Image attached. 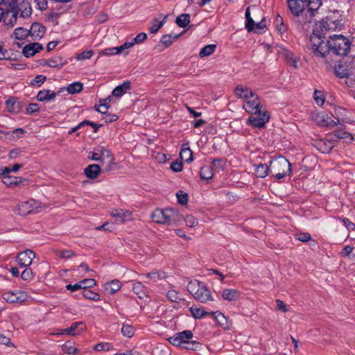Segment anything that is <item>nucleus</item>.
<instances>
[{
  "label": "nucleus",
  "instance_id": "f257e3e1",
  "mask_svg": "<svg viewBox=\"0 0 355 355\" xmlns=\"http://www.w3.org/2000/svg\"><path fill=\"white\" fill-rule=\"evenodd\" d=\"M342 26L340 20H334L331 17H327L315 24L308 44V49L314 57L324 58L327 55L328 46L324 39L327 33L340 30Z\"/></svg>",
  "mask_w": 355,
  "mask_h": 355
},
{
  "label": "nucleus",
  "instance_id": "f03ea898",
  "mask_svg": "<svg viewBox=\"0 0 355 355\" xmlns=\"http://www.w3.org/2000/svg\"><path fill=\"white\" fill-rule=\"evenodd\" d=\"M288 7L293 16L302 19H298L300 24L311 23L313 17L318 9L322 5V0H286Z\"/></svg>",
  "mask_w": 355,
  "mask_h": 355
},
{
  "label": "nucleus",
  "instance_id": "7ed1b4c3",
  "mask_svg": "<svg viewBox=\"0 0 355 355\" xmlns=\"http://www.w3.org/2000/svg\"><path fill=\"white\" fill-rule=\"evenodd\" d=\"M153 220L165 225H178L182 219L178 210L172 208L157 209L151 214Z\"/></svg>",
  "mask_w": 355,
  "mask_h": 355
},
{
  "label": "nucleus",
  "instance_id": "20e7f679",
  "mask_svg": "<svg viewBox=\"0 0 355 355\" xmlns=\"http://www.w3.org/2000/svg\"><path fill=\"white\" fill-rule=\"evenodd\" d=\"M291 172V164L282 156L273 158L270 162V173L277 180L290 175Z\"/></svg>",
  "mask_w": 355,
  "mask_h": 355
},
{
  "label": "nucleus",
  "instance_id": "39448f33",
  "mask_svg": "<svg viewBox=\"0 0 355 355\" xmlns=\"http://www.w3.org/2000/svg\"><path fill=\"white\" fill-rule=\"evenodd\" d=\"M326 44L328 46V53L331 50L338 55H345L351 45L349 40L342 35H329Z\"/></svg>",
  "mask_w": 355,
  "mask_h": 355
},
{
  "label": "nucleus",
  "instance_id": "423d86ee",
  "mask_svg": "<svg viewBox=\"0 0 355 355\" xmlns=\"http://www.w3.org/2000/svg\"><path fill=\"white\" fill-rule=\"evenodd\" d=\"M187 291L196 300L202 303L214 300L211 291L203 283L196 279L192 280L188 284Z\"/></svg>",
  "mask_w": 355,
  "mask_h": 355
},
{
  "label": "nucleus",
  "instance_id": "0eeeda50",
  "mask_svg": "<svg viewBox=\"0 0 355 355\" xmlns=\"http://www.w3.org/2000/svg\"><path fill=\"white\" fill-rule=\"evenodd\" d=\"M251 114L248 119L247 123L254 128H263L270 119V115L265 110H260L257 113Z\"/></svg>",
  "mask_w": 355,
  "mask_h": 355
},
{
  "label": "nucleus",
  "instance_id": "6e6552de",
  "mask_svg": "<svg viewBox=\"0 0 355 355\" xmlns=\"http://www.w3.org/2000/svg\"><path fill=\"white\" fill-rule=\"evenodd\" d=\"M193 338V334L191 330H184L175 333L168 338V342L173 346L182 348V346L189 340Z\"/></svg>",
  "mask_w": 355,
  "mask_h": 355
},
{
  "label": "nucleus",
  "instance_id": "1a4fd4ad",
  "mask_svg": "<svg viewBox=\"0 0 355 355\" xmlns=\"http://www.w3.org/2000/svg\"><path fill=\"white\" fill-rule=\"evenodd\" d=\"M3 298L9 303H21L28 298V293L23 291H8L3 294Z\"/></svg>",
  "mask_w": 355,
  "mask_h": 355
},
{
  "label": "nucleus",
  "instance_id": "9d476101",
  "mask_svg": "<svg viewBox=\"0 0 355 355\" xmlns=\"http://www.w3.org/2000/svg\"><path fill=\"white\" fill-rule=\"evenodd\" d=\"M35 257V252L31 250H26L18 254L17 261L21 267H28L31 265Z\"/></svg>",
  "mask_w": 355,
  "mask_h": 355
},
{
  "label": "nucleus",
  "instance_id": "9b49d317",
  "mask_svg": "<svg viewBox=\"0 0 355 355\" xmlns=\"http://www.w3.org/2000/svg\"><path fill=\"white\" fill-rule=\"evenodd\" d=\"M85 330L86 325L83 322H73L69 327L62 329L61 334L75 336L80 334Z\"/></svg>",
  "mask_w": 355,
  "mask_h": 355
},
{
  "label": "nucleus",
  "instance_id": "f8f14e48",
  "mask_svg": "<svg viewBox=\"0 0 355 355\" xmlns=\"http://www.w3.org/2000/svg\"><path fill=\"white\" fill-rule=\"evenodd\" d=\"M35 205V201L31 199L19 203L15 208V213L18 215L25 216L31 213Z\"/></svg>",
  "mask_w": 355,
  "mask_h": 355
},
{
  "label": "nucleus",
  "instance_id": "ddd939ff",
  "mask_svg": "<svg viewBox=\"0 0 355 355\" xmlns=\"http://www.w3.org/2000/svg\"><path fill=\"white\" fill-rule=\"evenodd\" d=\"M110 215L114 218L116 222L118 223H125L132 220V213L125 209H113Z\"/></svg>",
  "mask_w": 355,
  "mask_h": 355
},
{
  "label": "nucleus",
  "instance_id": "4468645a",
  "mask_svg": "<svg viewBox=\"0 0 355 355\" xmlns=\"http://www.w3.org/2000/svg\"><path fill=\"white\" fill-rule=\"evenodd\" d=\"M28 31L31 40L36 41L43 37L45 34L46 28L42 24L35 22L32 24Z\"/></svg>",
  "mask_w": 355,
  "mask_h": 355
},
{
  "label": "nucleus",
  "instance_id": "2eb2a0df",
  "mask_svg": "<svg viewBox=\"0 0 355 355\" xmlns=\"http://www.w3.org/2000/svg\"><path fill=\"white\" fill-rule=\"evenodd\" d=\"M101 163L103 167V170L106 172L114 169L116 164L112 153L109 149L105 150L104 154H103V159Z\"/></svg>",
  "mask_w": 355,
  "mask_h": 355
},
{
  "label": "nucleus",
  "instance_id": "dca6fc26",
  "mask_svg": "<svg viewBox=\"0 0 355 355\" xmlns=\"http://www.w3.org/2000/svg\"><path fill=\"white\" fill-rule=\"evenodd\" d=\"M15 12L17 15L20 14V17L27 18L32 14V8L28 0H20L15 8Z\"/></svg>",
  "mask_w": 355,
  "mask_h": 355
},
{
  "label": "nucleus",
  "instance_id": "f3484780",
  "mask_svg": "<svg viewBox=\"0 0 355 355\" xmlns=\"http://www.w3.org/2000/svg\"><path fill=\"white\" fill-rule=\"evenodd\" d=\"M243 108L250 114H255L260 110H262V105L258 95L257 94L252 101L243 103Z\"/></svg>",
  "mask_w": 355,
  "mask_h": 355
},
{
  "label": "nucleus",
  "instance_id": "a211bd4d",
  "mask_svg": "<svg viewBox=\"0 0 355 355\" xmlns=\"http://www.w3.org/2000/svg\"><path fill=\"white\" fill-rule=\"evenodd\" d=\"M1 21L7 28L14 27L17 21V12H15V10H8L6 11L3 10Z\"/></svg>",
  "mask_w": 355,
  "mask_h": 355
},
{
  "label": "nucleus",
  "instance_id": "6ab92c4d",
  "mask_svg": "<svg viewBox=\"0 0 355 355\" xmlns=\"http://www.w3.org/2000/svg\"><path fill=\"white\" fill-rule=\"evenodd\" d=\"M6 107L8 112L12 114H19L22 108L21 102L15 97H10L5 102Z\"/></svg>",
  "mask_w": 355,
  "mask_h": 355
},
{
  "label": "nucleus",
  "instance_id": "aec40b11",
  "mask_svg": "<svg viewBox=\"0 0 355 355\" xmlns=\"http://www.w3.org/2000/svg\"><path fill=\"white\" fill-rule=\"evenodd\" d=\"M42 49L43 46L41 44L37 42H33L26 45L24 47L22 53L26 58H30Z\"/></svg>",
  "mask_w": 355,
  "mask_h": 355
},
{
  "label": "nucleus",
  "instance_id": "412c9836",
  "mask_svg": "<svg viewBox=\"0 0 355 355\" xmlns=\"http://www.w3.org/2000/svg\"><path fill=\"white\" fill-rule=\"evenodd\" d=\"M11 37L15 40L23 42L24 44V41L27 40L28 38L30 37L29 31L24 27L16 28L14 30Z\"/></svg>",
  "mask_w": 355,
  "mask_h": 355
},
{
  "label": "nucleus",
  "instance_id": "4be33fe9",
  "mask_svg": "<svg viewBox=\"0 0 355 355\" xmlns=\"http://www.w3.org/2000/svg\"><path fill=\"white\" fill-rule=\"evenodd\" d=\"M240 296L241 293L236 289L225 288L222 291V297L227 301H237L240 298Z\"/></svg>",
  "mask_w": 355,
  "mask_h": 355
},
{
  "label": "nucleus",
  "instance_id": "5701e85b",
  "mask_svg": "<svg viewBox=\"0 0 355 355\" xmlns=\"http://www.w3.org/2000/svg\"><path fill=\"white\" fill-rule=\"evenodd\" d=\"M101 169L98 164H90L87 166L84 170V174L89 179H96L101 173Z\"/></svg>",
  "mask_w": 355,
  "mask_h": 355
},
{
  "label": "nucleus",
  "instance_id": "b1692460",
  "mask_svg": "<svg viewBox=\"0 0 355 355\" xmlns=\"http://www.w3.org/2000/svg\"><path fill=\"white\" fill-rule=\"evenodd\" d=\"M131 88V83L129 80L124 81L122 84L116 86L112 92V96L121 97Z\"/></svg>",
  "mask_w": 355,
  "mask_h": 355
},
{
  "label": "nucleus",
  "instance_id": "393cba45",
  "mask_svg": "<svg viewBox=\"0 0 355 355\" xmlns=\"http://www.w3.org/2000/svg\"><path fill=\"white\" fill-rule=\"evenodd\" d=\"M56 96L57 93L53 91H51L49 89H43L38 92L37 95V99L41 102H49L54 100Z\"/></svg>",
  "mask_w": 355,
  "mask_h": 355
},
{
  "label": "nucleus",
  "instance_id": "a878e982",
  "mask_svg": "<svg viewBox=\"0 0 355 355\" xmlns=\"http://www.w3.org/2000/svg\"><path fill=\"white\" fill-rule=\"evenodd\" d=\"M103 288L108 294L113 295L121 289V283L118 279H113L105 283Z\"/></svg>",
  "mask_w": 355,
  "mask_h": 355
},
{
  "label": "nucleus",
  "instance_id": "bb28decb",
  "mask_svg": "<svg viewBox=\"0 0 355 355\" xmlns=\"http://www.w3.org/2000/svg\"><path fill=\"white\" fill-rule=\"evenodd\" d=\"M252 92L253 91L250 87L243 85H236L234 90L235 96L241 100L248 97V95L251 94Z\"/></svg>",
  "mask_w": 355,
  "mask_h": 355
},
{
  "label": "nucleus",
  "instance_id": "cd10ccee",
  "mask_svg": "<svg viewBox=\"0 0 355 355\" xmlns=\"http://www.w3.org/2000/svg\"><path fill=\"white\" fill-rule=\"evenodd\" d=\"M334 72L336 76L340 78H348L352 74L350 69H348L343 62H340L335 66Z\"/></svg>",
  "mask_w": 355,
  "mask_h": 355
},
{
  "label": "nucleus",
  "instance_id": "c85d7f7f",
  "mask_svg": "<svg viewBox=\"0 0 355 355\" xmlns=\"http://www.w3.org/2000/svg\"><path fill=\"white\" fill-rule=\"evenodd\" d=\"M19 1L20 0H0V22L1 21L3 15L4 8L2 6H5L10 10H15Z\"/></svg>",
  "mask_w": 355,
  "mask_h": 355
},
{
  "label": "nucleus",
  "instance_id": "c756f323",
  "mask_svg": "<svg viewBox=\"0 0 355 355\" xmlns=\"http://www.w3.org/2000/svg\"><path fill=\"white\" fill-rule=\"evenodd\" d=\"M319 121H318V123L322 126H326L329 128H332L337 125V124L339 123V120L336 119V121H334L330 118L328 117L327 114H322L319 116Z\"/></svg>",
  "mask_w": 355,
  "mask_h": 355
},
{
  "label": "nucleus",
  "instance_id": "7c9ffc66",
  "mask_svg": "<svg viewBox=\"0 0 355 355\" xmlns=\"http://www.w3.org/2000/svg\"><path fill=\"white\" fill-rule=\"evenodd\" d=\"M254 173L258 178H264L270 173V166H268L266 164L254 165Z\"/></svg>",
  "mask_w": 355,
  "mask_h": 355
},
{
  "label": "nucleus",
  "instance_id": "2f4dec72",
  "mask_svg": "<svg viewBox=\"0 0 355 355\" xmlns=\"http://www.w3.org/2000/svg\"><path fill=\"white\" fill-rule=\"evenodd\" d=\"M107 150V148L103 146L98 147L94 151H90L89 153L88 158L91 160L101 162L103 159V154H104V152Z\"/></svg>",
  "mask_w": 355,
  "mask_h": 355
},
{
  "label": "nucleus",
  "instance_id": "473e14b6",
  "mask_svg": "<svg viewBox=\"0 0 355 355\" xmlns=\"http://www.w3.org/2000/svg\"><path fill=\"white\" fill-rule=\"evenodd\" d=\"M166 19L167 15H164L162 20H159L157 18L153 19L149 28L150 32L153 34L156 33L165 24Z\"/></svg>",
  "mask_w": 355,
  "mask_h": 355
},
{
  "label": "nucleus",
  "instance_id": "72a5a7b5",
  "mask_svg": "<svg viewBox=\"0 0 355 355\" xmlns=\"http://www.w3.org/2000/svg\"><path fill=\"white\" fill-rule=\"evenodd\" d=\"M132 291L139 299H142L147 295L146 288L139 282L133 284Z\"/></svg>",
  "mask_w": 355,
  "mask_h": 355
},
{
  "label": "nucleus",
  "instance_id": "f704fd0d",
  "mask_svg": "<svg viewBox=\"0 0 355 355\" xmlns=\"http://www.w3.org/2000/svg\"><path fill=\"white\" fill-rule=\"evenodd\" d=\"M45 65L51 68H61L64 62L60 56H55L45 61Z\"/></svg>",
  "mask_w": 355,
  "mask_h": 355
},
{
  "label": "nucleus",
  "instance_id": "c9c22d12",
  "mask_svg": "<svg viewBox=\"0 0 355 355\" xmlns=\"http://www.w3.org/2000/svg\"><path fill=\"white\" fill-rule=\"evenodd\" d=\"M180 157L185 162L190 163L193 160V152L189 147H184L181 149Z\"/></svg>",
  "mask_w": 355,
  "mask_h": 355
},
{
  "label": "nucleus",
  "instance_id": "e433bc0d",
  "mask_svg": "<svg viewBox=\"0 0 355 355\" xmlns=\"http://www.w3.org/2000/svg\"><path fill=\"white\" fill-rule=\"evenodd\" d=\"M210 315L214 317L217 322L225 328L227 327V321L226 317L220 311H211Z\"/></svg>",
  "mask_w": 355,
  "mask_h": 355
},
{
  "label": "nucleus",
  "instance_id": "4c0bfd02",
  "mask_svg": "<svg viewBox=\"0 0 355 355\" xmlns=\"http://www.w3.org/2000/svg\"><path fill=\"white\" fill-rule=\"evenodd\" d=\"M110 101L111 99L110 97L107 98L100 100L98 105L95 106L96 111L101 114H106V111L110 107L109 103H110Z\"/></svg>",
  "mask_w": 355,
  "mask_h": 355
},
{
  "label": "nucleus",
  "instance_id": "58836bf2",
  "mask_svg": "<svg viewBox=\"0 0 355 355\" xmlns=\"http://www.w3.org/2000/svg\"><path fill=\"white\" fill-rule=\"evenodd\" d=\"M20 178L9 175V174H5L2 179L3 183L8 187H10L12 185H17L20 182Z\"/></svg>",
  "mask_w": 355,
  "mask_h": 355
},
{
  "label": "nucleus",
  "instance_id": "ea45409f",
  "mask_svg": "<svg viewBox=\"0 0 355 355\" xmlns=\"http://www.w3.org/2000/svg\"><path fill=\"white\" fill-rule=\"evenodd\" d=\"M83 85L80 82H73L69 84L66 90L69 94H73L80 92L83 90Z\"/></svg>",
  "mask_w": 355,
  "mask_h": 355
},
{
  "label": "nucleus",
  "instance_id": "a19ab883",
  "mask_svg": "<svg viewBox=\"0 0 355 355\" xmlns=\"http://www.w3.org/2000/svg\"><path fill=\"white\" fill-rule=\"evenodd\" d=\"M216 49V44H207L201 49V50L199 52V56L200 58L209 56L214 53Z\"/></svg>",
  "mask_w": 355,
  "mask_h": 355
},
{
  "label": "nucleus",
  "instance_id": "79ce46f5",
  "mask_svg": "<svg viewBox=\"0 0 355 355\" xmlns=\"http://www.w3.org/2000/svg\"><path fill=\"white\" fill-rule=\"evenodd\" d=\"M189 310L191 315L196 319H200L205 315H210V312L206 311L201 308L191 307Z\"/></svg>",
  "mask_w": 355,
  "mask_h": 355
},
{
  "label": "nucleus",
  "instance_id": "37998d69",
  "mask_svg": "<svg viewBox=\"0 0 355 355\" xmlns=\"http://www.w3.org/2000/svg\"><path fill=\"white\" fill-rule=\"evenodd\" d=\"M212 168L210 166H202L200 169V175L203 180H209L213 177Z\"/></svg>",
  "mask_w": 355,
  "mask_h": 355
},
{
  "label": "nucleus",
  "instance_id": "c03bdc74",
  "mask_svg": "<svg viewBox=\"0 0 355 355\" xmlns=\"http://www.w3.org/2000/svg\"><path fill=\"white\" fill-rule=\"evenodd\" d=\"M176 24L181 28H185L190 22L189 14H182L176 18Z\"/></svg>",
  "mask_w": 355,
  "mask_h": 355
},
{
  "label": "nucleus",
  "instance_id": "a18cd8bd",
  "mask_svg": "<svg viewBox=\"0 0 355 355\" xmlns=\"http://www.w3.org/2000/svg\"><path fill=\"white\" fill-rule=\"evenodd\" d=\"M201 347V344L196 340H193L192 339L189 340L183 346L182 349H185L187 350L196 351L200 349Z\"/></svg>",
  "mask_w": 355,
  "mask_h": 355
},
{
  "label": "nucleus",
  "instance_id": "49530a36",
  "mask_svg": "<svg viewBox=\"0 0 355 355\" xmlns=\"http://www.w3.org/2000/svg\"><path fill=\"white\" fill-rule=\"evenodd\" d=\"M62 351L68 354H74L78 351L75 343L67 341L62 347Z\"/></svg>",
  "mask_w": 355,
  "mask_h": 355
},
{
  "label": "nucleus",
  "instance_id": "de8ad7c7",
  "mask_svg": "<svg viewBox=\"0 0 355 355\" xmlns=\"http://www.w3.org/2000/svg\"><path fill=\"white\" fill-rule=\"evenodd\" d=\"M286 58L288 64L290 66H292L295 69L298 67L299 58L297 56H295L292 52H287L286 53Z\"/></svg>",
  "mask_w": 355,
  "mask_h": 355
},
{
  "label": "nucleus",
  "instance_id": "09e8293b",
  "mask_svg": "<svg viewBox=\"0 0 355 355\" xmlns=\"http://www.w3.org/2000/svg\"><path fill=\"white\" fill-rule=\"evenodd\" d=\"M166 296L168 299L173 302H179L183 300L179 293L175 290L168 291Z\"/></svg>",
  "mask_w": 355,
  "mask_h": 355
},
{
  "label": "nucleus",
  "instance_id": "8fccbe9b",
  "mask_svg": "<svg viewBox=\"0 0 355 355\" xmlns=\"http://www.w3.org/2000/svg\"><path fill=\"white\" fill-rule=\"evenodd\" d=\"M122 334L128 338H131L135 334V328L130 324H123L121 328Z\"/></svg>",
  "mask_w": 355,
  "mask_h": 355
},
{
  "label": "nucleus",
  "instance_id": "3c124183",
  "mask_svg": "<svg viewBox=\"0 0 355 355\" xmlns=\"http://www.w3.org/2000/svg\"><path fill=\"white\" fill-rule=\"evenodd\" d=\"M83 295L84 297L92 300L95 302H98L100 300V295L98 293L93 292L90 290H85L83 293Z\"/></svg>",
  "mask_w": 355,
  "mask_h": 355
},
{
  "label": "nucleus",
  "instance_id": "603ef678",
  "mask_svg": "<svg viewBox=\"0 0 355 355\" xmlns=\"http://www.w3.org/2000/svg\"><path fill=\"white\" fill-rule=\"evenodd\" d=\"M178 35H175L173 37L169 35H164L162 37L160 40V43L164 44L165 47H168L171 46L175 39H177Z\"/></svg>",
  "mask_w": 355,
  "mask_h": 355
},
{
  "label": "nucleus",
  "instance_id": "864d4df0",
  "mask_svg": "<svg viewBox=\"0 0 355 355\" xmlns=\"http://www.w3.org/2000/svg\"><path fill=\"white\" fill-rule=\"evenodd\" d=\"M26 268L21 272V277L23 280L29 282L34 277V273L31 268L26 267Z\"/></svg>",
  "mask_w": 355,
  "mask_h": 355
},
{
  "label": "nucleus",
  "instance_id": "5fc2aeb1",
  "mask_svg": "<svg viewBox=\"0 0 355 355\" xmlns=\"http://www.w3.org/2000/svg\"><path fill=\"white\" fill-rule=\"evenodd\" d=\"M147 39V35L146 33H140L133 38L130 43L132 44V47L136 44H140L144 42Z\"/></svg>",
  "mask_w": 355,
  "mask_h": 355
},
{
  "label": "nucleus",
  "instance_id": "6e6d98bb",
  "mask_svg": "<svg viewBox=\"0 0 355 355\" xmlns=\"http://www.w3.org/2000/svg\"><path fill=\"white\" fill-rule=\"evenodd\" d=\"M245 28L248 31L251 32L252 25L253 24V19L250 16V8H248L245 13Z\"/></svg>",
  "mask_w": 355,
  "mask_h": 355
},
{
  "label": "nucleus",
  "instance_id": "4d7b16f0",
  "mask_svg": "<svg viewBox=\"0 0 355 355\" xmlns=\"http://www.w3.org/2000/svg\"><path fill=\"white\" fill-rule=\"evenodd\" d=\"M46 80V77L44 75H37L31 82V85L33 86L40 87Z\"/></svg>",
  "mask_w": 355,
  "mask_h": 355
},
{
  "label": "nucleus",
  "instance_id": "13d9d810",
  "mask_svg": "<svg viewBox=\"0 0 355 355\" xmlns=\"http://www.w3.org/2000/svg\"><path fill=\"white\" fill-rule=\"evenodd\" d=\"M93 55H94L93 51H91V50L85 51H83V52L78 53L76 55V58L78 60H85L90 59Z\"/></svg>",
  "mask_w": 355,
  "mask_h": 355
},
{
  "label": "nucleus",
  "instance_id": "bf43d9fd",
  "mask_svg": "<svg viewBox=\"0 0 355 355\" xmlns=\"http://www.w3.org/2000/svg\"><path fill=\"white\" fill-rule=\"evenodd\" d=\"M176 196L178 198V202L181 205H186L188 202V194L183 192L182 191H179L176 193Z\"/></svg>",
  "mask_w": 355,
  "mask_h": 355
},
{
  "label": "nucleus",
  "instance_id": "052dcab7",
  "mask_svg": "<svg viewBox=\"0 0 355 355\" xmlns=\"http://www.w3.org/2000/svg\"><path fill=\"white\" fill-rule=\"evenodd\" d=\"M265 27H266V23H265V19H263L259 22H255L253 20V24L252 25V30H251V31H254L256 33H258V32H259V31L263 29Z\"/></svg>",
  "mask_w": 355,
  "mask_h": 355
},
{
  "label": "nucleus",
  "instance_id": "680f3d73",
  "mask_svg": "<svg viewBox=\"0 0 355 355\" xmlns=\"http://www.w3.org/2000/svg\"><path fill=\"white\" fill-rule=\"evenodd\" d=\"M343 63L348 69H350V71L352 73L353 71L355 70V55L352 57L346 58Z\"/></svg>",
  "mask_w": 355,
  "mask_h": 355
},
{
  "label": "nucleus",
  "instance_id": "e2e57ef3",
  "mask_svg": "<svg viewBox=\"0 0 355 355\" xmlns=\"http://www.w3.org/2000/svg\"><path fill=\"white\" fill-rule=\"evenodd\" d=\"M185 223L189 227H193L198 225V220L192 215H187L185 218Z\"/></svg>",
  "mask_w": 355,
  "mask_h": 355
},
{
  "label": "nucleus",
  "instance_id": "0e129e2a",
  "mask_svg": "<svg viewBox=\"0 0 355 355\" xmlns=\"http://www.w3.org/2000/svg\"><path fill=\"white\" fill-rule=\"evenodd\" d=\"M79 283L81 284V289H85L94 286L96 284V281L94 279H85Z\"/></svg>",
  "mask_w": 355,
  "mask_h": 355
},
{
  "label": "nucleus",
  "instance_id": "69168bd1",
  "mask_svg": "<svg viewBox=\"0 0 355 355\" xmlns=\"http://www.w3.org/2000/svg\"><path fill=\"white\" fill-rule=\"evenodd\" d=\"M314 100L318 105H322L324 102V96L322 92L315 90L314 92Z\"/></svg>",
  "mask_w": 355,
  "mask_h": 355
},
{
  "label": "nucleus",
  "instance_id": "338daca9",
  "mask_svg": "<svg viewBox=\"0 0 355 355\" xmlns=\"http://www.w3.org/2000/svg\"><path fill=\"white\" fill-rule=\"evenodd\" d=\"M295 237H296V239H297L298 241H300L302 242H307V241L311 240V234L307 232L297 234Z\"/></svg>",
  "mask_w": 355,
  "mask_h": 355
},
{
  "label": "nucleus",
  "instance_id": "774afa93",
  "mask_svg": "<svg viewBox=\"0 0 355 355\" xmlns=\"http://www.w3.org/2000/svg\"><path fill=\"white\" fill-rule=\"evenodd\" d=\"M275 23H276V27L279 32H284L286 31V28L284 25V20H283L282 17H281L280 15H277L276 20H275Z\"/></svg>",
  "mask_w": 355,
  "mask_h": 355
}]
</instances>
